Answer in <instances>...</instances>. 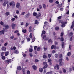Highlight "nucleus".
I'll use <instances>...</instances> for the list:
<instances>
[{
    "mask_svg": "<svg viewBox=\"0 0 74 74\" xmlns=\"http://www.w3.org/2000/svg\"><path fill=\"white\" fill-rule=\"evenodd\" d=\"M41 16V14L40 13H39L37 14V15L36 16V18H37V19H38V18H40V17Z\"/></svg>",
    "mask_w": 74,
    "mask_h": 74,
    "instance_id": "423d86ee",
    "label": "nucleus"
},
{
    "mask_svg": "<svg viewBox=\"0 0 74 74\" xmlns=\"http://www.w3.org/2000/svg\"><path fill=\"white\" fill-rule=\"evenodd\" d=\"M15 18H12L11 19V21L12 22H14V21H15Z\"/></svg>",
    "mask_w": 74,
    "mask_h": 74,
    "instance_id": "58836bf2",
    "label": "nucleus"
},
{
    "mask_svg": "<svg viewBox=\"0 0 74 74\" xmlns=\"http://www.w3.org/2000/svg\"><path fill=\"white\" fill-rule=\"evenodd\" d=\"M39 22L37 20H35V24L36 25H37V24H38L39 23Z\"/></svg>",
    "mask_w": 74,
    "mask_h": 74,
    "instance_id": "393cba45",
    "label": "nucleus"
},
{
    "mask_svg": "<svg viewBox=\"0 0 74 74\" xmlns=\"http://www.w3.org/2000/svg\"><path fill=\"white\" fill-rule=\"evenodd\" d=\"M58 7L59 8H61V7H62V4H59L58 5Z\"/></svg>",
    "mask_w": 74,
    "mask_h": 74,
    "instance_id": "cd10ccee",
    "label": "nucleus"
},
{
    "mask_svg": "<svg viewBox=\"0 0 74 74\" xmlns=\"http://www.w3.org/2000/svg\"><path fill=\"white\" fill-rule=\"evenodd\" d=\"M74 27V21L72 22V25L71 26V29H73Z\"/></svg>",
    "mask_w": 74,
    "mask_h": 74,
    "instance_id": "ddd939ff",
    "label": "nucleus"
},
{
    "mask_svg": "<svg viewBox=\"0 0 74 74\" xmlns=\"http://www.w3.org/2000/svg\"><path fill=\"white\" fill-rule=\"evenodd\" d=\"M60 40L61 41H62V42H63L64 41V38H63V37H62L60 38Z\"/></svg>",
    "mask_w": 74,
    "mask_h": 74,
    "instance_id": "b1692460",
    "label": "nucleus"
},
{
    "mask_svg": "<svg viewBox=\"0 0 74 74\" xmlns=\"http://www.w3.org/2000/svg\"><path fill=\"white\" fill-rule=\"evenodd\" d=\"M62 18V16H60L57 18L58 19H60Z\"/></svg>",
    "mask_w": 74,
    "mask_h": 74,
    "instance_id": "a18cd8bd",
    "label": "nucleus"
},
{
    "mask_svg": "<svg viewBox=\"0 0 74 74\" xmlns=\"http://www.w3.org/2000/svg\"><path fill=\"white\" fill-rule=\"evenodd\" d=\"M2 59H3V60H5V56H2Z\"/></svg>",
    "mask_w": 74,
    "mask_h": 74,
    "instance_id": "a19ab883",
    "label": "nucleus"
},
{
    "mask_svg": "<svg viewBox=\"0 0 74 74\" xmlns=\"http://www.w3.org/2000/svg\"><path fill=\"white\" fill-rule=\"evenodd\" d=\"M5 63L7 64L9 63V60H6L5 61Z\"/></svg>",
    "mask_w": 74,
    "mask_h": 74,
    "instance_id": "09e8293b",
    "label": "nucleus"
},
{
    "mask_svg": "<svg viewBox=\"0 0 74 74\" xmlns=\"http://www.w3.org/2000/svg\"><path fill=\"white\" fill-rule=\"evenodd\" d=\"M22 71L23 73H25V71H26V70L25 68H23Z\"/></svg>",
    "mask_w": 74,
    "mask_h": 74,
    "instance_id": "f704fd0d",
    "label": "nucleus"
},
{
    "mask_svg": "<svg viewBox=\"0 0 74 74\" xmlns=\"http://www.w3.org/2000/svg\"><path fill=\"white\" fill-rule=\"evenodd\" d=\"M71 52H69L67 54V55L68 56L70 57L71 56Z\"/></svg>",
    "mask_w": 74,
    "mask_h": 74,
    "instance_id": "2eb2a0df",
    "label": "nucleus"
},
{
    "mask_svg": "<svg viewBox=\"0 0 74 74\" xmlns=\"http://www.w3.org/2000/svg\"><path fill=\"white\" fill-rule=\"evenodd\" d=\"M8 53H9L8 52H6L5 53V56H8Z\"/></svg>",
    "mask_w": 74,
    "mask_h": 74,
    "instance_id": "c85d7f7f",
    "label": "nucleus"
},
{
    "mask_svg": "<svg viewBox=\"0 0 74 74\" xmlns=\"http://www.w3.org/2000/svg\"><path fill=\"white\" fill-rule=\"evenodd\" d=\"M26 32H27V30L26 29H23L22 30L23 33H26Z\"/></svg>",
    "mask_w": 74,
    "mask_h": 74,
    "instance_id": "aec40b11",
    "label": "nucleus"
},
{
    "mask_svg": "<svg viewBox=\"0 0 74 74\" xmlns=\"http://www.w3.org/2000/svg\"><path fill=\"white\" fill-rule=\"evenodd\" d=\"M16 26V24H14V23H12V27L14 30L15 29V26Z\"/></svg>",
    "mask_w": 74,
    "mask_h": 74,
    "instance_id": "20e7f679",
    "label": "nucleus"
},
{
    "mask_svg": "<svg viewBox=\"0 0 74 74\" xmlns=\"http://www.w3.org/2000/svg\"><path fill=\"white\" fill-rule=\"evenodd\" d=\"M69 49L70 50L71 49V45H70L69 46Z\"/></svg>",
    "mask_w": 74,
    "mask_h": 74,
    "instance_id": "680f3d73",
    "label": "nucleus"
},
{
    "mask_svg": "<svg viewBox=\"0 0 74 74\" xmlns=\"http://www.w3.org/2000/svg\"><path fill=\"white\" fill-rule=\"evenodd\" d=\"M17 69H18V70H21V67L20 66H18L17 68Z\"/></svg>",
    "mask_w": 74,
    "mask_h": 74,
    "instance_id": "473e14b6",
    "label": "nucleus"
},
{
    "mask_svg": "<svg viewBox=\"0 0 74 74\" xmlns=\"http://www.w3.org/2000/svg\"><path fill=\"white\" fill-rule=\"evenodd\" d=\"M27 74H30V72L29 70H28L27 71Z\"/></svg>",
    "mask_w": 74,
    "mask_h": 74,
    "instance_id": "603ef678",
    "label": "nucleus"
},
{
    "mask_svg": "<svg viewBox=\"0 0 74 74\" xmlns=\"http://www.w3.org/2000/svg\"><path fill=\"white\" fill-rule=\"evenodd\" d=\"M43 39H45L46 38V35H44L42 37Z\"/></svg>",
    "mask_w": 74,
    "mask_h": 74,
    "instance_id": "ea45409f",
    "label": "nucleus"
},
{
    "mask_svg": "<svg viewBox=\"0 0 74 74\" xmlns=\"http://www.w3.org/2000/svg\"><path fill=\"white\" fill-rule=\"evenodd\" d=\"M62 54H60L59 55V58H62Z\"/></svg>",
    "mask_w": 74,
    "mask_h": 74,
    "instance_id": "864d4df0",
    "label": "nucleus"
},
{
    "mask_svg": "<svg viewBox=\"0 0 74 74\" xmlns=\"http://www.w3.org/2000/svg\"><path fill=\"white\" fill-rule=\"evenodd\" d=\"M42 34H45L46 33V32L45 31H42Z\"/></svg>",
    "mask_w": 74,
    "mask_h": 74,
    "instance_id": "5fc2aeb1",
    "label": "nucleus"
},
{
    "mask_svg": "<svg viewBox=\"0 0 74 74\" xmlns=\"http://www.w3.org/2000/svg\"><path fill=\"white\" fill-rule=\"evenodd\" d=\"M3 30L4 32H4H8V30L4 28L3 29Z\"/></svg>",
    "mask_w": 74,
    "mask_h": 74,
    "instance_id": "f3484780",
    "label": "nucleus"
},
{
    "mask_svg": "<svg viewBox=\"0 0 74 74\" xmlns=\"http://www.w3.org/2000/svg\"><path fill=\"white\" fill-rule=\"evenodd\" d=\"M63 69H62L63 70V72L64 73H66V70L65 69H64V68H63Z\"/></svg>",
    "mask_w": 74,
    "mask_h": 74,
    "instance_id": "7c9ffc66",
    "label": "nucleus"
},
{
    "mask_svg": "<svg viewBox=\"0 0 74 74\" xmlns=\"http://www.w3.org/2000/svg\"><path fill=\"white\" fill-rule=\"evenodd\" d=\"M39 60L37 59H35L34 61V62L35 63H37V62H38Z\"/></svg>",
    "mask_w": 74,
    "mask_h": 74,
    "instance_id": "de8ad7c7",
    "label": "nucleus"
},
{
    "mask_svg": "<svg viewBox=\"0 0 74 74\" xmlns=\"http://www.w3.org/2000/svg\"><path fill=\"white\" fill-rule=\"evenodd\" d=\"M48 61L49 63H51L52 62V60H51V59H49L48 60Z\"/></svg>",
    "mask_w": 74,
    "mask_h": 74,
    "instance_id": "79ce46f5",
    "label": "nucleus"
},
{
    "mask_svg": "<svg viewBox=\"0 0 74 74\" xmlns=\"http://www.w3.org/2000/svg\"><path fill=\"white\" fill-rule=\"evenodd\" d=\"M49 3H53V0H49Z\"/></svg>",
    "mask_w": 74,
    "mask_h": 74,
    "instance_id": "4c0bfd02",
    "label": "nucleus"
},
{
    "mask_svg": "<svg viewBox=\"0 0 74 74\" xmlns=\"http://www.w3.org/2000/svg\"><path fill=\"white\" fill-rule=\"evenodd\" d=\"M63 61V59L61 58L59 60V66H63V62H62Z\"/></svg>",
    "mask_w": 74,
    "mask_h": 74,
    "instance_id": "f03ea898",
    "label": "nucleus"
},
{
    "mask_svg": "<svg viewBox=\"0 0 74 74\" xmlns=\"http://www.w3.org/2000/svg\"><path fill=\"white\" fill-rule=\"evenodd\" d=\"M58 21L59 23H61V25H61V27H65V24H67V22L66 21L64 22L62 20H59Z\"/></svg>",
    "mask_w": 74,
    "mask_h": 74,
    "instance_id": "f257e3e1",
    "label": "nucleus"
},
{
    "mask_svg": "<svg viewBox=\"0 0 74 74\" xmlns=\"http://www.w3.org/2000/svg\"><path fill=\"white\" fill-rule=\"evenodd\" d=\"M14 53L16 54H18L19 53V51L17 50H16L14 51Z\"/></svg>",
    "mask_w": 74,
    "mask_h": 74,
    "instance_id": "f8f14e48",
    "label": "nucleus"
},
{
    "mask_svg": "<svg viewBox=\"0 0 74 74\" xmlns=\"http://www.w3.org/2000/svg\"><path fill=\"white\" fill-rule=\"evenodd\" d=\"M40 49H41V48L40 47H38L37 49V51H40Z\"/></svg>",
    "mask_w": 74,
    "mask_h": 74,
    "instance_id": "2f4dec72",
    "label": "nucleus"
},
{
    "mask_svg": "<svg viewBox=\"0 0 74 74\" xmlns=\"http://www.w3.org/2000/svg\"><path fill=\"white\" fill-rule=\"evenodd\" d=\"M4 3H5L6 4H8L9 2L8 1L5 0L4 1Z\"/></svg>",
    "mask_w": 74,
    "mask_h": 74,
    "instance_id": "dca6fc26",
    "label": "nucleus"
},
{
    "mask_svg": "<svg viewBox=\"0 0 74 74\" xmlns=\"http://www.w3.org/2000/svg\"><path fill=\"white\" fill-rule=\"evenodd\" d=\"M48 57L49 58L50 57H51V55L50 54H48Z\"/></svg>",
    "mask_w": 74,
    "mask_h": 74,
    "instance_id": "e2e57ef3",
    "label": "nucleus"
},
{
    "mask_svg": "<svg viewBox=\"0 0 74 74\" xmlns=\"http://www.w3.org/2000/svg\"><path fill=\"white\" fill-rule=\"evenodd\" d=\"M29 25V24L28 23H26L25 25V27H27V26Z\"/></svg>",
    "mask_w": 74,
    "mask_h": 74,
    "instance_id": "37998d69",
    "label": "nucleus"
},
{
    "mask_svg": "<svg viewBox=\"0 0 74 74\" xmlns=\"http://www.w3.org/2000/svg\"><path fill=\"white\" fill-rule=\"evenodd\" d=\"M29 55L31 57H32L33 56V54H32V53H29Z\"/></svg>",
    "mask_w": 74,
    "mask_h": 74,
    "instance_id": "052dcab7",
    "label": "nucleus"
},
{
    "mask_svg": "<svg viewBox=\"0 0 74 74\" xmlns=\"http://www.w3.org/2000/svg\"><path fill=\"white\" fill-rule=\"evenodd\" d=\"M48 67V65L47 64L46 65H45L43 67V69H45L47 68Z\"/></svg>",
    "mask_w": 74,
    "mask_h": 74,
    "instance_id": "a878e982",
    "label": "nucleus"
},
{
    "mask_svg": "<svg viewBox=\"0 0 74 74\" xmlns=\"http://www.w3.org/2000/svg\"><path fill=\"white\" fill-rule=\"evenodd\" d=\"M55 29L56 30L58 31L59 30V27H56L55 28Z\"/></svg>",
    "mask_w": 74,
    "mask_h": 74,
    "instance_id": "4be33fe9",
    "label": "nucleus"
},
{
    "mask_svg": "<svg viewBox=\"0 0 74 74\" xmlns=\"http://www.w3.org/2000/svg\"><path fill=\"white\" fill-rule=\"evenodd\" d=\"M4 52H2L1 53V56H3L4 54Z\"/></svg>",
    "mask_w": 74,
    "mask_h": 74,
    "instance_id": "8fccbe9b",
    "label": "nucleus"
},
{
    "mask_svg": "<svg viewBox=\"0 0 74 74\" xmlns=\"http://www.w3.org/2000/svg\"><path fill=\"white\" fill-rule=\"evenodd\" d=\"M32 51H33V49H29V52H32Z\"/></svg>",
    "mask_w": 74,
    "mask_h": 74,
    "instance_id": "3c124183",
    "label": "nucleus"
},
{
    "mask_svg": "<svg viewBox=\"0 0 74 74\" xmlns=\"http://www.w3.org/2000/svg\"><path fill=\"white\" fill-rule=\"evenodd\" d=\"M56 56H55V58H58V57L59 56V54H55Z\"/></svg>",
    "mask_w": 74,
    "mask_h": 74,
    "instance_id": "e433bc0d",
    "label": "nucleus"
},
{
    "mask_svg": "<svg viewBox=\"0 0 74 74\" xmlns=\"http://www.w3.org/2000/svg\"><path fill=\"white\" fill-rule=\"evenodd\" d=\"M43 7L44 8V9H45L46 8V6L45 4H43Z\"/></svg>",
    "mask_w": 74,
    "mask_h": 74,
    "instance_id": "c9c22d12",
    "label": "nucleus"
},
{
    "mask_svg": "<svg viewBox=\"0 0 74 74\" xmlns=\"http://www.w3.org/2000/svg\"><path fill=\"white\" fill-rule=\"evenodd\" d=\"M15 5V3L13 1H12L10 3V6H11L12 5Z\"/></svg>",
    "mask_w": 74,
    "mask_h": 74,
    "instance_id": "39448f33",
    "label": "nucleus"
},
{
    "mask_svg": "<svg viewBox=\"0 0 74 74\" xmlns=\"http://www.w3.org/2000/svg\"><path fill=\"white\" fill-rule=\"evenodd\" d=\"M6 48L4 47H2V51H6Z\"/></svg>",
    "mask_w": 74,
    "mask_h": 74,
    "instance_id": "1a4fd4ad",
    "label": "nucleus"
},
{
    "mask_svg": "<svg viewBox=\"0 0 74 74\" xmlns=\"http://www.w3.org/2000/svg\"><path fill=\"white\" fill-rule=\"evenodd\" d=\"M37 13L36 12H34L33 13V16H37Z\"/></svg>",
    "mask_w": 74,
    "mask_h": 74,
    "instance_id": "5701e85b",
    "label": "nucleus"
},
{
    "mask_svg": "<svg viewBox=\"0 0 74 74\" xmlns=\"http://www.w3.org/2000/svg\"><path fill=\"white\" fill-rule=\"evenodd\" d=\"M5 15H6V16H8V15H10V13L8 12H7L5 13Z\"/></svg>",
    "mask_w": 74,
    "mask_h": 74,
    "instance_id": "412c9836",
    "label": "nucleus"
},
{
    "mask_svg": "<svg viewBox=\"0 0 74 74\" xmlns=\"http://www.w3.org/2000/svg\"><path fill=\"white\" fill-rule=\"evenodd\" d=\"M43 57L44 58V59H47L48 57L46 55H44L43 56Z\"/></svg>",
    "mask_w": 74,
    "mask_h": 74,
    "instance_id": "a211bd4d",
    "label": "nucleus"
},
{
    "mask_svg": "<svg viewBox=\"0 0 74 74\" xmlns=\"http://www.w3.org/2000/svg\"><path fill=\"white\" fill-rule=\"evenodd\" d=\"M27 41H30V38H27Z\"/></svg>",
    "mask_w": 74,
    "mask_h": 74,
    "instance_id": "13d9d810",
    "label": "nucleus"
},
{
    "mask_svg": "<svg viewBox=\"0 0 74 74\" xmlns=\"http://www.w3.org/2000/svg\"><path fill=\"white\" fill-rule=\"evenodd\" d=\"M73 34V32H70L69 34V36H71Z\"/></svg>",
    "mask_w": 74,
    "mask_h": 74,
    "instance_id": "49530a36",
    "label": "nucleus"
},
{
    "mask_svg": "<svg viewBox=\"0 0 74 74\" xmlns=\"http://www.w3.org/2000/svg\"><path fill=\"white\" fill-rule=\"evenodd\" d=\"M16 14H18L19 13V11L18 10H16Z\"/></svg>",
    "mask_w": 74,
    "mask_h": 74,
    "instance_id": "774afa93",
    "label": "nucleus"
},
{
    "mask_svg": "<svg viewBox=\"0 0 74 74\" xmlns=\"http://www.w3.org/2000/svg\"><path fill=\"white\" fill-rule=\"evenodd\" d=\"M32 36H33V34L32 33H30L29 35V37L30 38H32Z\"/></svg>",
    "mask_w": 74,
    "mask_h": 74,
    "instance_id": "72a5a7b5",
    "label": "nucleus"
},
{
    "mask_svg": "<svg viewBox=\"0 0 74 74\" xmlns=\"http://www.w3.org/2000/svg\"><path fill=\"white\" fill-rule=\"evenodd\" d=\"M39 9H41V8H42V6H41V5H39Z\"/></svg>",
    "mask_w": 74,
    "mask_h": 74,
    "instance_id": "69168bd1",
    "label": "nucleus"
},
{
    "mask_svg": "<svg viewBox=\"0 0 74 74\" xmlns=\"http://www.w3.org/2000/svg\"><path fill=\"white\" fill-rule=\"evenodd\" d=\"M32 68L34 69V70H36L37 69V66L35 65L32 66Z\"/></svg>",
    "mask_w": 74,
    "mask_h": 74,
    "instance_id": "4468645a",
    "label": "nucleus"
},
{
    "mask_svg": "<svg viewBox=\"0 0 74 74\" xmlns=\"http://www.w3.org/2000/svg\"><path fill=\"white\" fill-rule=\"evenodd\" d=\"M57 68V70H59V65L58 64H56L55 66L54 67V69H56Z\"/></svg>",
    "mask_w": 74,
    "mask_h": 74,
    "instance_id": "7ed1b4c3",
    "label": "nucleus"
},
{
    "mask_svg": "<svg viewBox=\"0 0 74 74\" xmlns=\"http://www.w3.org/2000/svg\"><path fill=\"white\" fill-rule=\"evenodd\" d=\"M20 6V3H18L16 4V8H19Z\"/></svg>",
    "mask_w": 74,
    "mask_h": 74,
    "instance_id": "9d476101",
    "label": "nucleus"
},
{
    "mask_svg": "<svg viewBox=\"0 0 74 74\" xmlns=\"http://www.w3.org/2000/svg\"><path fill=\"white\" fill-rule=\"evenodd\" d=\"M0 24L1 25H2V26L4 25V23L2 21L1 22Z\"/></svg>",
    "mask_w": 74,
    "mask_h": 74,
    "instance_id": "c03bdc74",
    "label": "nucleus"
},
{
    "mask_svg": "<svg viewBox=\"0 0 74 74\" xmlns=\"http://www.w3.org/2000/svg\"><path fill=\"white\" fill-rule=\"evenodd\" d=\"M63 33L61 32V35H60V36L61 37H63Z\"/></svg>",
    "mask_w": 74,
    "mask_h": 74,
    "instance_id": "bf43d9fd",
    "label": "nucleus"
},
{
    "mask_svg": "<svg viewBox=\"0 0 74 74\" xmlns=\"http://www.w3.org/2000/svg\"><path fill=\"white\" fill-rule=\"evenodd\" d=\"M2 34H4V32L3 30H1V31H0V35H1Z\"/></svg>",
    "mask_w": 74,
    "mask_h": 74,
    "instance_id": "9b49d317",
    "label": "nucleus"
},
{
    "mask_svg": "<svg viewBox=\"0 0 74 74\" xmlns=\"http://www.w3.org/2000/svg\"><path fill=\"white\" fill-rule=\"evenodd\" d=\"M53 49H56V46H55L54 45H53L51 46V49H53Z\"/></svg>",
    "mask_w": 74,
    "mask_h": 74,
    "instance_id": "0eeeda50",
    "label": "nucleus"
},
{
    "mask_svg": "<svg viewBox=\"0 0 74 74\" xmlns=\"http://www.w3.org/2000/svg\"><path fill=\"white\" fill-rule=\"evenodd\" d=\"M37 46H35L34 47V49L35 51H36V49H37Z\"/></svg>",
    "mask_w": 74,
    "mask_h": 74,
    "instance_id": "0e129e2a",
    "label": "nucleus"
},
{
    "mask_svg": "<svg viewBox=\"0 0 74 74\" xmlns=\"http://www.w3.org/2000/svg\"><path fill=\"white\" fill-rule=\"evenodd\" d=\"M52 53H56V51H55V50H53V51H52Z\"/></svg>",
    "mask_w": 74,
    "mask_h": 74,
    "instance_id": "338daca9",
    "label": "nucleus"
},
{
    "mask_svg": "<svg viewBox=\"0 0 74 74\" xmlns=\"http://www.w3.org/2000/svg\"><path fill=\"white\" fill-rule=\"evenodd\" d=\"M4 27L6 29H9V28H10V27L8 25H5L4 26Z\"/></svg>",
    "mask_w": 74,
    "mask_h": 74,
    "instance_id": "6e6552de",
    "label": "nucleus"
},
{
    "mask_svg": "<svg viewBox=\"0 0 74 74\" xmlns=\"http://www.w3.org/2000/svg\"><path fill=\"white\" fill-rule=\"evenodd\" d=\"M43 70V69L42 68H40L39 69V71L40 72H41V73H42V72Z\"/></svg>",
    "mask_w": 74,
    "mask_h": 74,
    "instance_id": "bb28decb",
    "label": "nucleus"
},
{
    "mask_svg": "<svg viewBox=\"0 0 74 74\" xmlns=\"http://www.w3.org/2000/svg\"><path fill=\"white\" fill-rule=\"evenodd\" d=\"M62 48H64V42H62L61 44Z\"/></svg>",
    "mask_w": 74,
    "mask_h": 74,
    "instance_id": "6ab92c4d",
    "label": "nucleus"
},
{
    "mask_svg": "<svg viewBox=\"0 0 74 74\" xmlns=\"http://www.w3.org/2000/svg\"><path fill=\"white\" fill-rule=\"evenodd\" d=\"M55 3L56 4H59V2L58 1H57L55 2Z\"/></svg>",
    "mask_w": 74,
    "mask_h": 74,
    "instance_id": "6e6d98bb",
    "label": "nucleus"
},
{
    "mask_svg": "<svg viewBox=\"0 0 74 74\" xmlns=\"http://www.w3.org/2000/svg\"><path fill=\"white\" fill-rule=\"evenodd\" d=\"M35 41V38L34 37L33 38H32V42H34Z\"/></svg>",
    "mask_w": 74,
    "mask_h": 74,
    "instance_id": "c756f323",
    "label": "nucleus"
},
{
    "mask_svg": "<svg viewBox=\"0 0 74 74\" xmlns=\"http://www.w3.org/2000/svg\"><path fill=\"white\" fill-rule=\"evenodd\" d=\"M43 64H44V65H46L47 64V63L46 62H43Z\"/></svg>",
    "mask_w": 74,
    "mask_h": 74,
    "instance_id": "4d7b16f0",
    "label": "nucleus"
}]
</instances>
